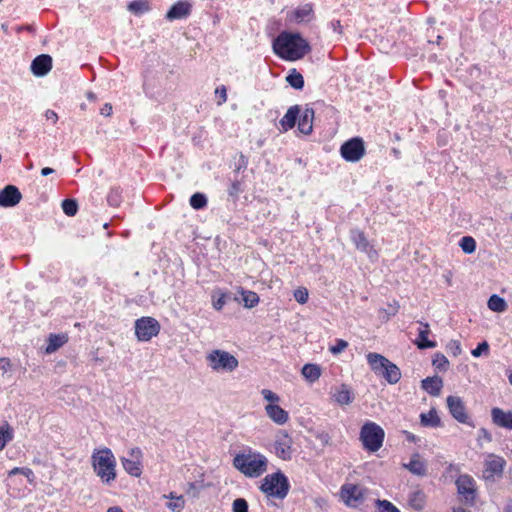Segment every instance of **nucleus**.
Masks as SVG:
<instances>
[{"mask_svg": "<svg viewBox=\"0 0 512 512\" xmlns=\"http://www.w3.org/2000/svg\"><path fill=\"white\" fill-rule=\"evenodd\" d=\"M378 512H400L399 509L387 500H377Z\"/></svg>", "mask_w": 512, "mask_h": 512, "instance_id": "45", "label": "nucleus"}, {"mask_svg": "<svg viewBox=\"0 0 512 512\" xmlns=\"http://www.w3.org/2000/svg\"><path fill=\"white\" fill-rule=\"evenodd\" d=\"M21 475L25 476L30 483L35 480V475L30 468L24 467V471H21Z\"/></svg>", "mask_w": 512, "mask_h": 512, "instance_id": "53", "label": "nucleus"}, {"mask_svg": "<svg viewBox=\"0 0 512 512\" xmlns=\"http://www.w3.org/2000/svg\"><path fill=\"white\" fill-rule=\"evenodd\" d=\"M348 347V342L343 339H338L334 346L329 348L330 352L334 355L342 353Z\"/></svg>", "mask_w": 512, "mask_h": 512, "instance_id": "50", "label": "nucleus"}, {"mask_svg": "<svg viewBox=\"0 0 512 512\" xmlns=\"http://www.w3.org/2000/svg\"><path fill=\"white\" fill-rule=\"evenodd\" d=\"M368 489L360 484L346 483L341 487L340 497L347 505L362 501Z\"/></svg>", "mask_w": 512, "mask_h": 512, "instance_id": "9", "label": "nucleus"}, {"mask_svg": "<svg viewBox=\"0 0 512 512\" xmlns=\"http://www.w3.org/2000/svg\"><path fill=\"white\" fill-rule=\"evenodd\" d=\"M107 512H124L120 507L114 506L110 507Z\"/></svg>", "mask_w": 512, "mask_h": 512, "instance_id": "60", "label": "nucleus"}, {"mask_svg": "<svg viewBox=\"0 0 512 512\" xmlns=\"http://www.w3.org/2000/svg\"><path fill=\"white\" fill-rule=\"evenodd\" d=\"M130 455L131 458L122 459L123 467L131 476L139 477L142 473L140 461L142 452L139 448H134L130 451Z\"/></svg>", "mask_w": 512, "mask_h": 512, "instance_id": "13", "label": "nucleus"}, {"mask_svg": "<svg viewBox=\"0 0 512 512\" xmlns=\"http://www.w3.org/2000/svg\"><path fill=\"white\" fill-rule=\"evenodd\" d=\"M422 388L432 396H439L443 387V380L438 376L427 377L422 380Z\"/></svg>", "mask_w": 512, "mask_h": 512, "instance_id": "24", "label": "nucleus"}, {"mask_svg": "<svg viewBox=\"0 0 512 512\" xmlns=\"http://www.w3.org/2000/svg\"><path fill=\"white\" fill-rule=\"evenodd\" d=\"M399 308H400V305L397 301H394L393 303H389L387 305V308H382L379 310L380 319L383 322L388 321L391 316H394L397 314Z\"/></svg>", "mask_w": 512, "mask_h": 512, "instance_id": "33", "label": "nucleus"}, {"mask_svg": "<svg viewBox=\"0 0 512 512\" xmlns=\"http://www.w3.org/2000/svg\"><path fill=\"white\" fill-rule=\"evenodd\" d=\"M22 198L18 188L13 185H8L0 191V206L12 207L17 205Z\"/></svg>", "mask_w": 512, "mask_h": 512, "instance_id": "15", "label": "nucleus"}, {"mask_svg": "<svg viewBox=\"0 0 512 512\" xmlns=\"http://www.w3.org/2000/svg\"><path fill=\"white\" fill-rule=\"evenodd\" d=\"M458 493L466 504H472L475 499V481L468 475H461L456 480Z\"/></svg>", "mask_w": 512, "mask_h": 512, "instance_id": "12", "label": "nucleus"}, {"mask_svg": "<svg viewBox=\"0 0 512 512\" xmlns=\"http://www.w3.org/2000/svg\"><path fill=\"white\" fill-rule=\"evenodd\" d=\"M314 118V110L312 108H306L300 116L298 122V129L305 135L312 132V123Z\"/></svg>", "mask_w": 512, "mask_h": 512, "instance_id": "25", "label": "nucleus"}, {"mask_svg": "<svg viewBox=\"0 0 512 512\" xmlns=\"http://www.w3.org/2000/svg\"><path fill=\"white\" fill-rule=\"evenodd\" d=\"M506 512H512V502L508 503L505 508Z\"/></svg>", "mask_w": 512, "mask_h": 512, "instance_id": "64", "label": "nucleus"}, {"mask_svg": "<svg viewBox=\"0 0 512 512\" xmlns=\"http://www.w3.org/2000/svg\"><path fill=\"white\" fill-rule=\"evenodd\" d=\"M261 394L263 398L269 402V404H277L280 401V397L269 389H263Z\"/></svg>", "mask_w": 512, "mask_h": 512, "instance_id": "47", "label": "nucleus"}, {"mask_svg": "<svg viewBox=\"0 0 512 512\" xmlns=\"http://www.w3.org/2000/svg\"><path fill=\"white\" fill-rule=\"evenodd\" d=\"M241 295L246 308H253L259 303V296L253 291H242Z\"/></svg>", "mask_w": 512, "mask_h": 512, "instance_id": "36", "label": "nucleus"}, {"mask_svg": "<svg viewBox=\"0 0 512 512\" xmlns=\"http://www.w3.org/2000/svg\"><path fill=\"white\" fill-rule=\"evenodd\" d=\"M128 10L135 14H142L149 10V4L145 0H136L129 3Z\"/></svg>", "mask_w": 512, "mask_h": 512, "instance_id": "38", "label": "nucleus"}, {"mask_svg": "<svg viewBox=\"0 0 512 512\" xmlns=\"http://www.w3.org/2000/svg\"><path fill=\"white\" fill-rule=\"evenodd\" d=\"M403 467L417 476H424L427 473V465L418 453L413 454L410 462L403 464Z\"/></svg>", "mask_w": 512, "mask_h": 512, "instance_id": "22", "label": "nucleus"}, {"mask_svg": "<svg viewBox=\"0 0 512 512\" xmlns=\"http://www.w3.org/2000/svg\"><path fill=\"white\" fill-rule=\"evenodd\" d=\"M224 305H225L224 295H222L220 298H218L217 300H215L213 302V307L216 310H221Z\"/></svg>", "mask_w": 512, "mask_h": 512, "instance_id": "57", "label": "nucleus"}, {"mask_svg": "<svg viewBox=\"0 0 512 512\" xmlns=\"http://www.w3.org/2000/svg\"><path fill=\"white\" fill-rule=\"evenodd\" d=\"M265 412L269 419L278 425H284L289 420L288 412L277 404L266 405Z\"/></svg>", "mask_w": 512, "mask_h": 512, "instance_id": "17", "label": "nucleus"}, {"mask_svg": "<svg viewBox=\"0 0 512 512\" xmlns=\"http://www.w3.org/2000/svg\"><path fill=\"white\" fill-rule=\"evenodd\" d=\"M292 438L285 431H279L275 438V454L282 460H290L292 457Z\"/></svg>", "mask_w": 512, "mask_h": 512, "instance_id": "10", "label": "nucleus"}, {"mask_svg": "<svg viewBox=\"0 0 512 512\" xmlns=\"http://www.w3.org/2000/svg\"><path fill=\"white\" fill-rule=\"evenodd\" d=\"M52 68V58L49 55L42 54L37 56L31 64V70L36 76H44Z\"/></svg>", "mask_w": 512, "mask_h": 512, "instance_id": "16", "label": "nucleus"}, {"mask_svg": "<svg viewBox=\"0 0 512 512\" xmlns=\"http://www.w3.org/2000/svg\"><path fill=\"white\" fill-rule=\"evenodd\" d=\"M190 205L194 209H202L207 205V198L202 193H195L190 198Z\"/></svg>", "mask_w": 512, "mask_h": 512, "instance_id": "40", "label": "nucleus"}, {"mask_svg": "<svg viewBox=\"0 0 512 512\" xmlns=\"http://www.w3.org/2000/svg\"><path fill=\"white\" fill-rule=\"evenodd\" d=\"M489 350V344L486 341L480 343L474 350H472L471 354L474 357H479L482 353L487 352Z\"/></svg>", "mask_w": 512, "mask_h": 512, "instance_id": "51", "label": "nucleus"}, {"mask_svg": "<svg viewBox=\"0 0 512 512\" xmlns=\"http://www.w3.org/2000/svg\"><path fill=\"white\" fill-rule=\"evenodd\" d=\"M421 325L423 326V329L419 331L418 340L416 341L418 348H434L436 343L428 339V335L430 333L429 324L421 322Z\"/></svg>", "mask_w": 512, "mask_h": 512, "instance_id": "28", "label": "nucleus"}, {"mask_svg": "<svg viewBox=\"0 0 512 512\" xmlns=\"http://www.w3.org/2000/svg\"><path fill=\"white\" fill-rule=\"evenodd\" d=\"M332 399L340 406L350 405L354 400V393L347 384H342L335 389Z\"/></svg>", "mask_w": 512, "mask_h": 512, "instance_id": "18", "label": "nucleus"}, {"mask_svg": "<svg viewBox=\"0 0 512 512\" xmlns=\"http://www.w3.org/2000/svg\"><path fill=\"white\" fill-rule=\"evenodd\" d=\"M352 240L356 248L362 252L367 253L369 258L373 259L376 257V251L373 250L372 247L369 245V242L363 232L357 230L352 231Z\"/></svg>", "mask_w": 512, "mask_h": 512, "instance_id": "20", "label": "nucleus"}, {"mask_svg": "<svg viewBox=\"0 0 512 512\" xmlns=\"http://www.w3.org/2000/svg\"><path fill=\"white\" fill-rule=\"evenodd\" d=\"M54 172V170L50 167H45L41 170V175L42 176H48L50 174H52Z\"/></svg>", "mask_w": 512, "mask_h": 512, "instance_id": "59", "label": "nucleus"}, {"mask_svg": "<svg viewBox=\"0 0 512 512\" xmlns=\"http://www.w3.org/2000/svg\"><path fill=\"white\" fill-rule=\"evenodd\" d=\"M447 350L449 353H451L454 357L459 356L462 353L461 344L457 340H451L447 345Z\"/></svg>", "mask_w": 512, "mask_h": 512, "instance_id": "49", "label": "nucleus"}, {"mask_svg": "<svg viewBox=\"0 0 512 512\" xmlns=\"http://www.w3.org/2000/svg\"><path fill=\"white\" fill-rule=\"evenodd\" d=\"M409 505L415 510L423 509L425 505V495L421 491H415L409 496Z\"/></svg>", "mask_w": 512, "mask_h": 512, "instance_id": "34", "label": "nucleus"}, {"mask_svg": "<svg viewBox=\"0 0 512 512\" xmlns=\"http://www.w3.org/2000/svg\"><path fill=\"white\" fill-rule=\"evenodd\" d=\"M506 461L496 455H489L484 462L483 477L486 480L494 479V477H500L503 473Z\"/></svg>", "mask_w": 512, "mask_h": 512, "instance_id": "11", "label": "nucleus"}, {"mask_svg": "<svg viewBox=\"0 0 512 512\" xmlns=\"http://www.w3.org/2000/svg\"><path fill=\"white\" fill-rule=\"evenodd\" d=\"M340 152L346 161L357 162L365 153L363 141L359 138H353L341 146Z\"/></svg>", "mask_w": 512, "mask_h": 512, "instance_id": "8", "label": "nucleus"}, {"mask_svg": "<svg viewBox=\"0 0 512 512\" xmlns=\"http://www.w3.org/2000/svg\"><path fill=\"white\" fill-rule=\"evenodd\" d=\"M460 247L464 253L471 254L476 249V241L470 236H465L460 240Z\"/></svg>", "mask_w": 512, "mask_h": 512, "instance_id": "39", "label": "nucleus"}, {"mask_svg": "<svg viewBox=\"0 0 512 512\" xmlns=\"http://www.w3.org/2000/svg\"><path fill=\"white\" fill-rule=\"evenodd\" d=\"M488 308L494 312H504L507 309L506 301L498 295H492L488 300Z\"/></svg>", "mask_w": 512, "mask_h": 512, "instance_id": "32", "label": "nucleus"}, {"mask_svg": "<svg viewBox=\"0 0 512 512\" xmlns=\"http://www.w3.org/2000/svg\"><path fill=\"white\" fill-rule=\"evenodd\" d=\"M446 401L451 415L457 421L466 423L468 416L462 399L458 396H448Z\"/></svg>", "mask_w": 512, "mask_h": 512, "instance_id": "14", "label": "nucleus"}, {"mask_svg": "<svg viewBox=\"0 0 512 512\" xmlns=\"http://www.w3.org/2000/svg\"><path fill=\"white\" fill-rule=\"evenodd\" d=\"M420 422L424 427H438L441 425V420L435 409H431L428 413H422Z\"/></svg>", "mask_w": 512, "mask_h": 512, "instance_id": "30", "label": "nucleus"}, {"mask_svg": "<svg viewBox=\"0 0 512 512\" xmlns=\"http://www.w3.org/2000/svg\"><path fill=\"white\" fill-rule=\"evenodd\" d=\"M12 439V430L9 425L0 427V451L4 449L6 443Z\"/></svg>", "mask_w": 512, "mask_h": 512, "instance_id": "42", "label": "nucleus"}, {"mask_svg": "<svg viewBox=\"0 0 512 512\" xmlns=\"http://www.w3.org/2000/svg\"><path fill=\"white\" fill-rule=\"evenodd\" d=\"M215 93L219 95L220 100L218 101V105H222L227 100V90L225 86L218 87L215 90Z\"/></svg>", "mask_w": 512, "mask_h": 512, "instance_id": "52", "label": "nucleus"}, {"mask_svg": "<svg viewBox=\"0 0 512 512\" xmlns=\"http://www.w3.org/2000/svg\"><path fill=\"white\" fill-rule=\"evenodd\" d=\"M21 471H24V467H22V468L15 467L9 471L8 475L12 476V475H16V474H21Z\"/></svg>", "mask_w": 512, "mask_h": 512, "instance_id": "58", "label": "nucleus"}, {"mask_svg": "<svg viewBox=\"0 0 512 512\" xmlns=\"http://www.w3.org/2000/svg\"><path fill=\"white\" fill-rule=\"evenodd\" d=\"M178 496L175 495L173 492H171L169 495H163V498H168L170 499L171 501L175 500V498H177Z\"/></svg>", "mask_w": 512, "mask_h": 512, "instance_id": "61", "label": "nucleus"}, {"mask_svg": "<svg viewBox=\"0 0 512 512\" xmlns=\"http://www.w3.org/2000/svg\"><path fill=\"white\" fill-rule=\"evenodd\" d=\"M92 466L95 474L105 485L116 479V459L108 448L95 450L92 454Z\"/></svg>", "mask_w": 512, "mask_h": 512, "instance_id": "3", "label": "nucleus"}, {"mask_svg": "<svg viewBox=\"0 0 512 512\" xmlns=\"http://www.w3.org/2000/svg\"><path fill=\"white\" fill-rule=\"evenodd\" d=\"M452 512H471L464 508H454Z\"/></svg>", "mask_w": 512, "mask_h": 512, "instance_id": "63", "label": "nucleus"}, {"mask_svg": "<svg viewBox=\"0 0 512 512\" xmlns=\"http://www.w3.org/2000/svg\"><path fill=\"white\" fill-rule=\"evenodd\" d=\"M67 341L68 337L66 334H50L45 352L47 354H52L62 347Z\"/></svg>", "mask_w": 512, "mask_h": 512, "instance_id": "27", "label": "nucleus"}, {"mask_svg": "<svg viewBox=\"0 0 512 512\" xmlns=\"http://www.w3.org/2000/svg\"><path fill=\"white\" fill-rule=\"evenodd\" d=\"M313 15V8L311 4H305L295 11V18L297 21L310 20Z\"/></svg>", "mask_w": 512, "mask_h": 512, "instance_id": "37", "label": "nucleus"}, {"mask_svg": "<svg viewBox=\"0 0 512 512\" xmlns=\"http://www.w3.org/2000/svg\"><path fill=\"white\" fill-rule=\"evenodd\" d=\"M382 377L389 383V384H396L399 382L401 378V371L398 368V366L391 361L386 366V370L384 373H382Z\"/></svg>", "mask_w": 512, "mask_h": 512, "instance_id": "29", "label": "nucleus"}, {"mask_svg": "<svg viewBox=\"0 0 512 512\" xmlns=\"http://www.w3.org/2000/svg\"><path fill=\"white\" fill-rule=\"evenodd\" d=\"M309 293L305 287H299L294 291V298L299 304H305L308 301Z\"/></svg>", "mask_w": 512, "mask_h": 512, "instance_id": "46", "label": "nucleus"}, {"mask_svg": "<svg viewBox=\"0 0 512 512\" xmlns=\"http://www.w3.org/2000/svg\"><path fill=\"white\" fill-rule=\"evenodd\" d=\"M233 512H248V503L243 498H237L233 501Z\"/></svg>", "mask_w": 512, "mask_h": 512, "instance_id": "48", "label": "nucleus"}, {"mask_svg": "<svg viewBox=\"0 0 512 512\" xmlns=\"http://www.w3.org/2000/svg\"><path fill=\"white\" fill-rule=\"evenodd\" d=\"M185 507V500L182 495L167 503V508L172 512H181Z\"/></svg>", "mask_w": 512, "mask_h": 512, "instance_id": "43", "label": "nucleus"}, {"mask_svg": "<svg viewBox=\"0 0 512 512\" xmlns=\"http://www.w3.org/2000/svg\"><path fill=\"white\" fill-rule=\"evenodd\" d=\"M317 439L323 444V445H329L331 441V437L328 433L322 432L317 435Z\"/></svg>", "mask_w": 512, "mask_h": 512, "instance_id": "54", "label": "nucleus"}, {"mask_svg": "<svg viewBox=\"0 0 512 512\" xmlns=\"http://www.w3.org/2000/svg\"><path fill=\"white\" fill-rule=\"evenodd\" d=\"M160 331L158 321L152 317H142L135 322V334L139 341H149Z\"/></svg>", "mask_w": 512, "mask_h": 512, "instance_id": "7", "label": "nucleus"}, {"mask_svg": "<svg viewBox=\"0 0 512 512\" xmlns=\"http://www.w3.org/2000/svg\"><path fill=\"white\" fill-rule=\"evenodd\" d=\"M208 366L215 372H233L239 365L237 358L231 353L215 349L206 357Z\"/></svg>", "mask_w": 512, "mask_h": 512, "instance_id": "6", "label": "nucleus"}, {"mask_svg": "<svg viewBox=\"0 0 512 512\" xmlns=\"http://www.w3.org/2000/svg\"><path fill=\"white\" fill-rule=\"evenodd\" d=\"M384 438V430L374 422L368 421L361 428L360 440L363 447L370 452L378 451L383 445Z\"/></svg>", "mask_w": 512, "mask_h": 512, "instance_id": "5", "label": "nucleus"}, {"mask_svg": "<svg viewBox=\"0 0 512 512\" xmlns=\"http://www.w3.org/2000/svg\"><path fill=\"white\" fill-rule=\"evenodd\" d=\"M290 485L282 472L268 474L262 480L260 490L267 496L283 499L287 496Z\"/></svg>", "mask_w": 512, "mask_h": 512, "instance_id": "4", "label": "nucleus"}, {"mask_svg": "<svg viewBox=\"0 0 512 512\" xmlns=\"http://www.w3.org/2000/svg\"><path fill=\"white\" fill-rule=\"evenodd\" d=\"M301 374L308 382L314 383L320 378L322 370L317 364L307 363L302 367Z\"/></svg>", "mask_w": 512, "mask_h": 512, "instance_id": "26", "label": "nucleus"}, {"mask_svg": "<svg viewBox=\"0 0 512 512\" xmlns=\"http://www.w3.org/2000/svg\"><path fill=\"white\" fill-rule=\"evenodd\" d=\"M87 98L90 100V101H95L96 100V96L94 93L92 92H88L87 93Z\"/></svg>", "mask_w": 512, "mask_h": 512, "instance_id": "62", "label": "nucleus"}, {"mask_svg": "<svg viewBox=\"0 0 512 512\" xmlns=\"http://www.w3.org/2000/svg\"><path fill=\"white\" fill-rule=\"evenodd\" d=\"M286 81L289 83L291 87L295 89H302L304 86L303 76L295 69H293L291 73L286 77Z\"/></svg>", "mask_w": 512, "mask_h": 512, "instance_id": "35", "label": "nucleus"}, {"mask_svg": "<svg viewBox=\"0 0 512 512\" xmlns=\"http://www.w3.org/2000/svg\"><path fill=\"white\" fill-rule=\"evenodd\" d=\"M45 117L47 120H51L54 124L58 121V115L53 110H47L45 113Z\"/></svg>", "mask_w": 512, "mask_h": 512, "instance_id": "55", "label": "nucleus"}, {"mask_svg": "<svg viewBox=\"0 0 512 512\" xmlns=\"http://www.w3.org/2000/svg\"><path fill=\"white\" fill-rule=\"evenodd\" d=\"M298 113V106H293L288 109L286 114L281 119V125L283 126L284 130L291 129L295 126Z\"/></svg>", "mask_w": 512, "mask_h": 512, "instance_id": "31", "label": "nucleus"}, {"mask_svg": "<svg viewBox=\"0 0 512 512\" xmlns=\"http://www.w3.org/2000/svg\"><path fill=\"white\" fill-rule=\"evenodd\" d=\"M367 362L372 371L377 375L382 376V373L386 370V366L389 364L390 360L379 353L371 352L367 355Z\"/></svg>", "mask_w": 512, "mask_h": 512, "instance_id": "19", "label": "nucleus"}, {"mask_svg": "<svg viewBox=\"0 0 512 512\" xmlns=\"http://www.w3.org/2000/svg\"><path fill=\"white\" fill-rule=\"evenodd\" d=\"M101 115L109 117L112 114V105L106 103L100 110Z\"/></svg>", "mask_w": 512, "mask_h": 512, "instance_id": "56", "label": "nucleus"}, {"mask_svg": "<svg viewBox=\"0 0 512 512\" xmlns=\"http://www.w3.org/2000/svg\"><path fill=\"white\" fill-rule=\"evenodd\" d=\"M273 50L279 57L294 61L304 57L309 52L310 47L300 34L282 32L273 41Z\"/></svg>", "mask_w": 512, "mask_h": 512, "instance_id": "1", "label": "nucleus"}, {"mask_svg": "<svg viewBox=\"0 0 512 512\" xmlns=\"http://www.w3.org/2000/svg\"><path fill=\"white\" fill-rule=\"evenodd\" d=\"M233 466L246 477L258 478L267 471L268 459L260 452L245 448L234 456Z\"/></svg>", "mask_w": 512, "mask_h": 512, "instance_id": "2", "label": "nucleus"}, {"mask_svg": "<svg viewBox=\"0 0 512 512\" xmlns=\"http://www.w3.org/2000/svg\"><path fill=\"white\" fill-rule=\"evenodd\" d=\"M191 12V4L186 1H179L174 4L167 12L166 17L168 20L181 19L188 16Z\"/></svg>", "mask_w": 512, "mask_h": 512, "instance_id": "21", "label": "nucleus"}, {"mask_svg": "<svg viewBox=\"0 0 512 512\" xmlns=\"http://www.w3.org/2000/svg\"><path fill=\"white\" fill-rule=\"evenodd\" d=\"M62 209L67 216H74L77 213L78 204L76 200L65 199L62 202Z\"/></svg>", "mask_w": 512, "mask_h": 512, "instance_id": "41", "label": "nucleus"}, {"mask_svg": "<svg viewBox=\"0 0 512 512\" xmlns=\"http://www.w3.org/2000/svg\"><path fill=\"white\" fill-rule=\"evenodd\" d=\"M433 365L437 369L445 371L449 366V361L443 354L438 353L434 356Z\"/></svg>", "mask_w": 512, "mask_h": 512, "instance_id": "44", "label": "nucleus"}, {"mask_svg": "<svg viewBox=\"0 0 512 512\" xmlns=\"http://www.w3.org/2000/svg\"><path fill=\"white\" fill-rule=\"evenodd\" d=\"M493 422L503 428L512 429V412L493 408L491 411Z\"/></svg>", "mask_w": 512, "mask_h": 512, "instance_id": "23", "label": "nucleus"}]
</instances>
